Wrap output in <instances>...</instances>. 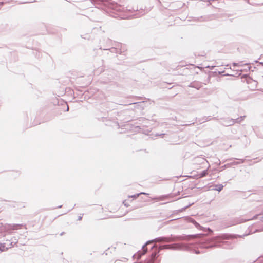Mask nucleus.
I'll return each mask as SVG.
<instances>
[{"label": "nucleus", "instance_id": "obj_15", "mask_svg": "<svg viewBox=\"0 0 263 263\" xmlns=\"http://www.w3.org/2000/svg\"><path fill=\"white\" fill-rule=\"evenodd\" d=\"M228 165V164H226V165H224L220 167L221 170L220 171H221L222 170H224V169H226Z\"/></svg>", "mask_w": 263, "mask_h": 263}, {"label": "nucleus", "instance_id": "obj_13", "mask_svg": "<svg viewBox=\"0 0 263 263\" xmlns=\"http://www.w3.org/2000/svg\"><path fill=\"white\" fill-rule=\"evenodd\" d=\"M191 222L196 227H198V226H199V224L196 222L195 220L194 219H192Z\"/></svg>", "mask_w": 263, "mask_h": 263}, {"label": "nucleus", "instance_id": "obj_8", "mask_svg": "<svg viewBox=\"0 0 263 263\" xmlns=\"http://www.w3.org/2000/svg\"><path fill=\"white\" fill-rule=\"evenodd\" d=\"M142 194H144V195H149V194L145 193V192H141L140 193L136 194H135V195H132V196H129V198L132 197V198H133L134 199H136L138 197H139V196L140 195H142Z\"/></svg>", "mask_w": 263, "mask_h": 263}, {"label": "nucleus", "instance_id": "obj_23", "mask_svg": "<svg viewBox=\"0 0 263 263\" xmlns=\"http://www.w3.org/2000/svg\"><path fill=\"white\" fill-rule=\"evenodd\" d=\"M233 65L234 66H238V63H233Z\"/></svg>", "mask_w": 263, "mask_h": 263}, {"label": "nucleus", "instance_id": "obj_18", "mask_svg": "<svg viewBox=\"0 0 263 263\" xmlns=\"http://www.w3.org/2000/svg\"><path fill=\"white\" fill-rule=\"evenodd\" d=\"M165 135V134L164 133H162V134H157L156 135V136H161L162 137Z\"/></svg>", "mask_w": 263, "mask_h": 263}, {"label": "nucleus", "instance_id": "obj_12", "mask_svg": "<svg viewBox=\"0 0 263 263\" xmlns=\"http://www.w3.org/2000/svg\"><path fill=\"white\" fill-rule=\"evenodd\" d=\"M18 242V240L17 239H16L15 237H14L13 238L11 239V242H10V245L12 246H13L14 245H15L16 243H17Z\"/></svg>", "mask_w": 263, "mask_h": 263}, {"label": "nucleus", "instance_id": "obj_5", "mask_svg": "<svg viewBox=\"0 0 263 263\" xmlns=\"http://www.w3.org/2000/svg\"><path fill=\"white\" fill-rule=\"evenodd\" d=\"M220 124L224 126H229L234 124V121L233 119H230L229 118L221 119Z\"/></svg>", "mask_w": 263, "mask_h": 263}, {"label": "nucleus", "instance_id": "obj_4", "mask_svg": "<svg viewBox=\"0 0 263 263\" xmlns=\"http://www.w3.org/2000/svg\"><path fill=\"white\" fill-rule=\"evenodd\" d=\"M95 7L104 10L109 4V0H90Z\"/></svg>", "mask_w": 263, "mask_h": 263}, {"label": "nucleus", "instance_id": "obj_10", "mask_svg": "<svg viewBox=\"0 0 263 263\" xmlns=\"http://www.w3.org/2000/svg\"><path fill=\"white\" fill-rule=\"evenodd\" d=\"M208 174V170H204L202 171L199 174V178H202L206 176Z\"/></svg>", "mask_w": 263, "mask_h": 263}, {"label": "nucleus", "instance_id": "obj_21", "mask_svg": "<svg viewBox=\"0 0 263 263\" xmlns=\"http://www.w3.org/2000/svg\"><path fill=\"white\" fill-rule=\"evenodd\" d=\"M82 219V217L81 216H79L78 218V220H81Z\"/></svg>", "mask_w": 263, "mask_h": 263}, {"label": "nucleus", "instance_id": "obj_28", "mask_svg": "<svg viewBox=\"0 0 263 263\" xmlns=\"http://www.w3.org/2000/svg\"><path fill=\"white\" fill-rule=\"evenodd\" d=\"M126 10H128V11H131L130 9H128L127 8H126Z\"/></svg>", "mask_w": 263, "mask_h": 263}, {"label": "nucleus", "instance_id": "obj_29", "mask_svg": "<svg viewBox=\"0 0 263 263\" xmlns=\"http://www.w3.org/2000/svg\"><path fill=\"white\" fill-rule=\"evenodd\" d=\"M138 103H133V104H137ZM132 103H130L129 104H132Z\"/></svg>", "mask_w": 263, "mask_h": 263}, {"label": "nucleus", "instance_id": "obj_1", "mask_svg": "<svg viewBox=\"0 0 263 263\" xmlns=\"http://www.w3.org/2000/svg\"><path fill=\"white\" fill-rule=\"evenodd\" d=\"M233 238V235L228 234H223L213 237L204 234H199V237L196 240L195 243L197 247L201 248L219 247L232 249V245L226 240Z\"/></svg>", "mask_w": 263, "mask_h": 263}, {"label": "nucleus", "instance_id": "obj_24", "mask_svg": "<svg viewBox=\"0 0 263 263\" xmlns=\"http://www.w3.org/2000/svg\"><path fill=\"white\" fill-rule=\"evenodd\" d=\"M69 110V107L67 106V108H66V111H68Z\"/></svg>", "mask_w": 263, "mask_h": 263}, {"label": "nucleus", "instance_id": "obj_22", "mask_svg": "<svg viewBox=\"0 0 263 263\" xmlns=\"http://www.w3.org/2000/svg\"><path fill=\"white\" fill-rule=\"evenodd\" d=\"M4 4V2L3 1H0V5H3Z\"/></svg>", "mask_w": 263, "mask_h": 263}, {"label": "nucleus", "instance_id": "obj_32", "mask_svg": "<svg viewBox=\"0 0 263 263\" xmlns=\"http://www.w3.org/2000/svg\"><path fill=\"white\" fill-rule=\"evenodd\" d=\"M239 163H240V162H236V163H235V164H239Z\"/></svg>", "mask_w": 263, "mask_h": 263}, {"label": "nucleus", "instance_id": "obj_31", "mask_svg": "<svg viewBox=\"0 0 263 263\" xmlns=\"http://www.w3.org/2000/svg\"><path fill=\"white\" fill-rule=\"evenodd\" d=\"M206 121L209 120V119H208V117H206Z\"/></svg>", "mask_w": 263, "mask_h": 263}, {"label": "nucleus", "instance_id": "obj_3", "mask_svg": "<svg viewBox=\"0 0 263 263\" xmlns=\"http://www.w3.org/2000/svg\"><path fill=\"white\" fill-rule=\"evenodd\" d=\"M154 248L156 249V250L152 254L153 260L155 259L157 256L158 253L161 250H187L190 249V247L188 245L183 243H175L170 245H154L151 247V249H153Z\"/></svg>", "mask_w": 263, "mask_h": 263}, {"label": "nucleus", "instance_id": "obj_30", "mask_svg": "<svg viewBox=\"0 0 263 263\" xmlns=\"http://www.w3.org/2000/svg\"><path fill=\"white\" fill-rule=\"evenodd\" d=\"M244 162L243 160H241V163H243Z\"/></svg>", "mask_w": 263, "mask_h": 263}, {"label": "nucleus", "instance_id": "obj_7", "mask_svg": "<svg viewBox=\"0 0 263 263\" xmlns=\"http://www.w3.org/2000/svg\"><path fill=\"white\" fill-rule=\"evenodd\" d=\"M246 117L245 116H241L239 118H238L237 119H233L235 123H240L242 120H244L245 118Z\"/></svg>", "mask_w": 263, "mask_h": 263}, {"label": "nucleus", "instance_id": "obj_11", "mask_svg": "<svg viewBox=\"0 0 263 263\" xmlns=\"http://www.w3.org/2000/svg\"><path fill=\"white\" fill-rule=\"evenodd\" d=\"M223 185L222 184H217L215 185L214 190L218 192H220L223 189Z\"/></svg>", "mask_w": 263, "mask_h": 263}, {"label": "nucleus", "instance_id": "obj_19", "mask_svg": "<svg viewBox=\"0 0 263 263\" xmlns=\"http://www.w3.org/2000/svg\"><path fill=\"white\" fill-rule=\"evenodd\" d=\"M259 219L261 220H263V215H259Z\"/></svg>", "mask_w": 263, "mask_h": 263}, {"label": "nucleus", "instance_id": "obj_6", "mask_svg": "<svg viewBox=\"0 0 263 263\" xmlns=\"http://www.w3.org/2000/svg\"><path fill=\"white\" fill-rule=\"evenodd\" d=\"M22 226V224H8L6 228L8 230H17Z\"/></svg>", "mask_w": 263, "mask_h": 263}, {"label": "nucleus", "instance_id": "obj_14", "mask_svg": "<svg viewBox=\"0 0 263 263\" xmlns=\"http://www.w3.org/2000/svg\"><path fill=\"white\" fill-rule=\"evenodd\" d=\"M0 251H5V246L1 243H0Z\"/></svg>", "mask_w": 263, "mask_h": 263}, {"label": "nucleus", "instance_id": "obj_20", "mask_svg": "<svg viewBox=\"0 0 263 263\" xmlns=\"http://www.w3.org/2000/svg\"><path fill=\"white\" fill-rule=\"evenodd\" d=\"M195 253L196 254H199L200 252V251H199V250H195Z\"/></svg>", "mask_w": 263, "mask_h": 263}, {"label": "nucleus", "instance_id": "obj_25", "mask_svg": "<svg viewBox=\"0 0 263 263\" xmlns=\"http://www.w3.org/2000/svg\"><path fill=\"white\" fill-rule=\"evenodd\" d=\"M64 232H62L61 234H60V235L62 236L64 234Z\"/></svg>", "mask_w": 263, "mask_h": 263}, {"label": "nucleus", "instance_id": "obj_16", "mask_svg": "<svg viewBox=\"0 0 263 263\" xmlns=\"http://www.w3.org/2000/svg\"><path fill=\"white\" fill-rule=\"evenodd\" d=\"M123 203L126 207H128L129 206V204L126 201V200L124 201Z\"/></svg>", "mask_w": 263, "mask_h": 263}, {"label": "nucleus", "instance_id": "obj_26", "mask_svg": "<svg viewBox=\"0 0 263 263\" xmlns=\"http://www.w3.org/2000/svg\"><path fill=\"white\" fill-rule=\"evenodd\" d=\"M189 206H190V205H189V206H186L184 207L183 209H186L187 208H188Z\"/></svg>", "mask_w": 263, "mask_h": 263}, {"label": "nucleus", "instance_id": "obj_9", "mask_svg": "<svg viewBox=\"0 0 263 263\" xmlns=\"http://www.w3.org/2000/svg\"><path fill=\"white\" fill-rule=\"evenodd\" d=\"M104 50H109L112 53H119V52H120V50L116 48H109V49H104Z\"/></svg>", "mask_w": 263, "mask_h": 263}, {"label": "nucleus", "instance_id": "obj_2", "mask_svg": "<svg viewBox=\"0 0 263 263\" xmlns=\"http://www.w3.org/2000/svg\"><path fill=\"white\" fill-rule=\"evenodd\" d=\"M194 237V235H185L182 234L181 235H171L170 237H159L155 239L147 241L142 246V252L139 251L136 254L133 255V257H136L138 259H140L142 255L145 254L147 251L146 246L149 244L153 243L154 242H174L176 241H182V240H189L191 238Z\"/></svg>", "mask_w": 263, "mask_h": 263}, {"label": "nucleus", "instance_id": "obj_17", "mask_svg": "<svg viewBox=\"0 0 263 263\" xmlns=\"http://www.w3.org/2000/svg\"><path fill=\"white\" fill-rule=\"evenodd\" d=\"M258 261H263V256L259 257L258 258Z\"/></svg>", "mask_w": 263, "mask_h": 263}, {"label": "nucleus", "instance_id": "obj_27", "mask_svg": "<svg viewBox=\"0 0 263 263\" xmlns=\"http://www.w3.org/2000/svg\"><path fill=\"white\" fill-rule=\"evenodd\" d=\"M62 207V205H60V206H58L57 208H61Z\"/></svg>", "mask_w": 263, "mask_h": 263}]
</instances>
